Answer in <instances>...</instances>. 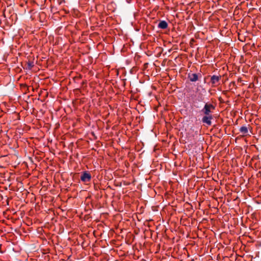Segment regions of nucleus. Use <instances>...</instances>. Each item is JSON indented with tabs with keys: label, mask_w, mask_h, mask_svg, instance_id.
Here are the masks:
<instances>
[{
	"label": "nucleus",
	"mask_w": 261,
	"mask_h": 261,
	"mask_svg": "<svg viewBox=\"0 0 261 261\" xmlns=\"http://www.w3.org/2000/svg\"><path fill=\"white\" fill-rule=\"evenodd\" d=\"M146 65H147V63H145L144 64V66H146Z\"/></svg>",
	"instance_id": "f3484780"
},
{
	"label": "nucleus",
	"mask_w": 261,
	"mask_h": 261,
	"mask_svg": "<svg viewBox=\"0 0 261 261\" xmlns=\"http://www.w3.org/2000/svg\"><path fill=\"white\" fill-rule=\"evenodd\" d=\"M150 234L151 236L152 235V231L151 230H150Z\"/></svg>",
	"instance_id": "dca6fc26"
},
{
	"label": "nucleus",
	"mask_w": 261,
	"mask_h": 261,
	"mask_svg": "<svg viewBox=\"0 0 261 261\" xmlns=\"http://www.w3.org/2000/svg\"><path fill=\"white\" fill-rule=\"evenodd\" d=\"M240 132L241 133H242L244 135H247L248 132L247 127L245 126H243L241 127L240 128Z\"/></svg>",
	"instance_id": "1a4fd4ad"
},
{
	"label": "nucleus",
	"mask_w": 261,
	"mask_h": 261,
	"mask_svg": "<svg viewBox=\"0 0 261 261\" xmlns=\"http://www.w3.org/2000/svg\"><path fill=\"white\" fill-rule=\"evenodd\" d=\"M158 47V44L155 43V38L151 35H149L148 34V54L147 56H149L151 55L152 51L149 50L150 47H151L152 49H153L154 47L156 48Z\"/></svg>",
	"instance_id": "f03ea898"
},
{
	"label": "nucleus",
	"mask_w": 261,
	"mask_h": 261,
	"mask_svg": "<svg viewBox=\"0 0 261 261\" xmlns=\"http://www.w3.org/2000/svg\"><path fill=\"white\" fill-rule=\"evenodd\" d=\"M65 3V0H60V2H59V4L60 5H61L63 3Z\"/></svg>",
	"instance_id": "4468645a"
},
{
	"label": "nucleus",
	"mask_w": 261,
	"mask_h": 261,
	"mask_svg": "<svg viewBox=\"0 0 261 261\" xmlns=\"http://www.w3.org/2000/svg\"><path fill=\"white\" fill-rule=\"evenodd\" d=\"M154 28V25L153 24L148 23V31L149 30H153Z\"/></svg>",
	"instance_id": "9b49d317"
},
{
	"label": "nucleus",
	"mask_w": 261,
	"mask_h": 261,
	"mask_svg": "<svg viewBox=\"0 0 261 261\" xmlns=\"http://www.w3.org/2000/svg\"><path fill=\"white\" fill-rule=\"evenodd\" d=\"M158 26L160 29H166L168 27V23L166 21L162 20L159 22Z\"/></svg>",
	"instance_id": "0eeeda50"
},
{
	"label": "nucleus",
	"mask_w": 261,
	"mask_h": 261,
	"mask_svg": "<svg viewBox=\"0 0 261 261\" xmlns=\"http://www.w3.org/2000/svg\"><path fill=\"white\" fill-rule=\"evenodd\" d=\"M148 96L150 97V101H152L153 100H154L155 101H158V98L155 95V94L154 93H153L152 92H149L148 93Z\"/></svg>",
	"instance_id": "9d476101"
},
{
	"label": "nucleus",
	"mask_w": 261,
	"mask_h": 261,
	"mask_svg": "<svg viewBox=\"0 0 261 261\" xmlns=\"http://www.w3.org/2000/svg\"><path fill=\"white\" fill-rule=\"evenodd\" d=\"M189 78L191 82H196L198 79V75L196 73L189 74Z\"/></svg>",
	"instance_id": "6e6552de"
},
{
	"label": "nucleus",
	"mask_w": 261,
	"mask_h": 261,
	"mask_svg": "<svg viewBox=\"0 0 261 261\" xmlns=\"http://www.w3.org/2000/svg\"><path fill=\"white\" fill-rule=\"evenodd\" d=\"M91 179V175L88 171H84L81 176V180L83 182H89Z\"/></svg>",
	"instance_id": "20e7f679"
},
{
	"label": "nucleus",
	"mask_w": 261,
	"mask_h": 261,
	"mask_svg": "<svg viewBox=\"0 0 261 261\" xmlns=\"http://www.w3.org/2000/svg\"><path fill=\"white\" fill-rule=\"evenodd\" d=\"M148 195L151 197H153L156 195V192L154 189L151 188V186H150V184L148 183Z\"/></svg>",
	"instance_id": "423d86ee"
},
{
	"label": "nucleus",
	"mask_w": 261,
	"mask_h": 261,
	"mask_svg": "<svg viewBox=\"0 0 261 261\" xmlns=\"http://www.w3.org/2000/svg\"><path fill=\"white\" fill-rule=\"evenodd\" d=\"M156 23V20L153 21V23Z\"/></svg>",
	"instance_id": "2eb2a0df"
},
{
	"label": "nucleus",
	"mask_w": 261,
	"mask_h": 261,
	"mask_svg": "<svg viewBox=\"0 0 261 261\" xmlns=\"http://www.w3.org/2000/svg\"><path fill=\"white\" fill-rule=\"evenodd\" d=\"M221 75H213L211 77L210 82L212 87H215L220 84V80H221Z\"/></svg>",
	"instance_id": "7ed1b4c3"
},
{
	"label": "nucleus",
	"mask_w": 261,
	"mask_h": 261,
	"mask_svg": "<svg viewBox=\"0 0 261 261\" xmlns=\"http://www.w3.org/2000/svg\"><path fill=\"white\" fill-rule=\"evenodd\" d=\"M152 210L153 211H158L157 207H152Z\"/></svg>",
	"instance_id": "ddd939ff"
},
{
	"label": "nucleus",
	"mask_w": 261,
	"mask_h": 261,
	"mask_svg": "<svg viewBox=\"0 0 261 261\" xmlns=\"http://www.w3.org/2000/svg\"><path fill=\"white\" fill-rule=\"evenodd\" d=\"M213 119L212 115H205L202 117V122L203 123L207 124V125H211L212 124V119Z\"/></svg>",
	"instance_id": "39448f33"
},
{
	"label": "nucleus",
	"mask_w": 261,
	"mask_h": 261,
	"mask_svg": "<svg viewBox=\"0 0 261 261\" xmlns=\"http://www.w3.org/2000/svg\"><path fill=\"white\" fill-rule=\"evenodd\" d=\"M153 220L152 219H148V225H147V227H150V225L148 224V223L150 222V221H153Z\"/></svg>",
	"instance_id": "f8f14e48"
},
{
	"label": "nucleus",
	"mask_w": 261,
	"mask_h": 261,
	"mask_svg": "<svg viewBox=\"0 0 261 261\" xmlns=\"http://www.w3.org/2000/svg\"><path fill=\"white\" fill-rule=\"evenodd\" d=\"M215 109V107L212 103H206L204 108L201 110V112L205 115H212L213 111Z\"/></svg>",
	"instance_id": "f257e3e1"
}]
</instances>
